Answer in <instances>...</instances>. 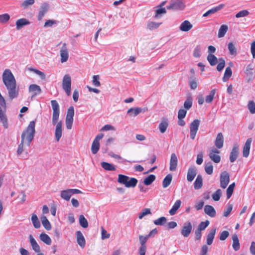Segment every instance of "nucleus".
<instances>
[{
	"label": "nucleus",
	"instance_id": "1",
	"mask_svg": "<svg viewBox=\"0 0 255 255\" xmlns=\"http://www.w3.org/2000/svg\"><path fill=\"white\" fill-rule=\"evenodd\" d=\"M2 79L7 90L9 99L12 100L16 98L19 94V88L17 87L15 78L9 69L4 70Z\"/></svg>",
	"mask_w": 255,
	"mask_h": 255
},
{
	"label": "nucleus",
	"instance_id": "2",
	"mask_svg": "<svg viewBox=\"0 0 255 255\" xmlns=\"http://www.w3.org/2000/svg\"><path fill=\"white\" fill-rule=\"evenodd\" d=\"M35 121H31L27 128L23 131L21 134V139L25 141V143L28 146H30L31 141L34 138L35 133Z\"/></svg>",
	"mask_w": 255,
	"mask_h": 255
},
{
	"label": "nucleus",
	"instance_id": "3",
	"mask_svg": "<svg viewBox=\"0 0 255 255\" xmlns=\"http://www.w3.org/2000/svg\"><path fill=\"white\" fill-rule=\"evenodd\" d=\"M118 182L121 184L125 185L127 188H130L134 187L136 185L138 181L135 178H130L125 175L119 174Z\"/></svg>",
	"mask_w": 255,
	"mask_h": 255
},
{
	"label": "nucleus",
	"instance_id": "4",
	"mask_svg": "<svg viewBox=\"0 0 255 255\" xmlns=\"http://www.w3.org/2000/svg\"><path fill=\"white\" fill-rule=\"evenodd\" d=\"M51 103L53 109L52 123L53 125H55L59 117V105L56 100H52Z\"/></svg>",
	"mask_w": 255,
	"mask_h": 255
},
{
	"label": "nucleus",
	"instance_id": "5",
	"mask_svg": "<svg viewBox=\"0 0 255 255\" xmlns=\"http://www.w3.org/2000/svg\"><path fill=\"white\" fill-rule=\"evenodd\" d=\"M62 88L66 92L67 96L71 94V78L69 75H64L62 80Z\"/></svg>",
	"mask_w": 255,
	"mask_h": 255
},
{
	"label": "nucleus",
	"instance_id": "6",
	"mask_svg": "<svg viewBox=\"0 0 255 255\" xmlns=\"http://www.w3.org/2000/svg\"><path fill=\"white\" fill-rule=\"evenodd\" d=\"M200 121L196 119L194 120L190 125V138L194 140L195 138L197 132L198 130Z\"/></svg>",
	"mask_w": 255,
	"mask_h": 255
},
{
	"label": "nucleus",
	"instance_id": "7",
	"mask_svg": "<svg viewBox=\"0 0 255 255\" xmlns=\"http://www.w3.org/2000/svg\"><path fill=\"white\" fill-rule=\"evenodd\" d=\"M230 182V175L227 171L221 172L220 176V187L223 189L226 188Z\"/></svg>",
	"mask_w": 255,
	"mask_h": 255
},
{
	"label": "nucleus",
	"instance_id": "8",
	"mask_svg": "<svg viewBox=\"0 0 255 255\" xmlns=\"http://www.w3.org/2000/svg\"><path fill=\"white\" fill-rule=\"evenodd\" d=\"M220 151L216 148H213L211 149L209 154L210 158L215 163H218L221 160V157L218 155Z\"/></svg>",
	"mask_w": 255,
	"mask_h": 255
},
{
	"label": "nucleus",
	"instance_id": "9",
	"mask_svg": "<svg viewBox=\"0 0 255 255\" xmlns=\"http://www.w3.org/2000/svg\"><path fill=\"white\" fill-rule=\"evenodd\" d=\"M192 229V226L190 222H186L181 230V234L184 237H188L190 234Z\"/></svg>",
	"mask_w": 255,
	"mask_h": 255
},
{
	"label": "nucleus",
	"instance_id": "10",
	"mask_svg": "<svg viewBox=\"0 0 255 255\" xmlns=\"http://www.w3.org/2000/svg\"><path fill=\"white\" fill-rule=\"evenodd\" d=\"M239 154V146L237 143L234 144L230 155V161L234 162L238 158Z\"/></svg>",
	"mask_w": 255,
	"mask_h": 255
},
{
	"label": "nucleus",
	"instance_id": "11",
	"mask_svg": "<svg viewBox=\"0 0 255 255\" xmlns=\"http://www.w3.org/2000/svg\"><path fill=\"white\" fill-rule=\"evenodd\" d=\"M185 6L183 1H173L169 5L167 6V9L172 10H182Z\"/></svg>",
	"mask_w": 255,
	"mask_h": 255
},
{
	"label": "nucleus",
	"instance_id": "12",
	"mask_svg": "<svg viewBox=\"0 0 255 255\" xmlns=\"http://www.w3.org/2000/svg\"><path fill=\"white\" fill-rule=\"evenodd\" d=\"M28 91L29 93H32L31 99H32L34 97L41 93V89L39 86L36 84H31L29 86Z\"/></svg>",
	"mask_w": 255,
	"mask_h": 255
},
{
	"label": "nucleus",
	"instance_id": "13",
	"mask_svg": "<svg viewBox=\"0 0 255 255\" xmlns=\"http://www.w3.org/2000/svg\"><path fill=\"white\" fill-rule=\"evenodd\" d=\"M165 3L166 1H164L160 4L156 6L155 14L154 16L155 18H158L161 17L162 14H165L166 12L165 8L163 7L165 5Z\"/></svg>",
	"mask_w": 255,
	"mask_h": 255
},
{
	"label": "nucleus",
	"instance_id": "14",
	"mask_svg": "<svg viewBox=\"0 0 255 255\" xmlns=\"http://www.w3.org/2000/svg\"><path fill=\"white\" fill-rule=\"evenodd\" d=\"M49 8V5L46 2H44L41 5L37 16L38 20L40 21L42 20L45 14L48 11Z\"/></svg>",
	"mask_w": 255,
	"mask_h": 255
},
{
	"label": "nucleus",
	"instance_id": "15",
	"mask_svg": "<svg viewBox=\"0 0 255 255\" xmlns=\"http://www.w3.org/2000/svg\"><path fill=\"white\" fill-rule=\"evenodd\" d=\"M61 62L62 63L65 62L67 61L69 54L68 50L65 43L63 44L62 47L60 50Z\"/></svg>",
	"mask_w": 255,
	"mask_h": 255
},
{
	"label": "nucleus",
	"instance_id": "16",
	"mask_svg": "<svg viewBox=\"0 0 255 255\" xmlns=\"http://www.w3.org/2000/svg\"><path fill=\"white\" fill-rule=\"evenodd\" d=\"M55 130V137L57 141H59L62 135V122H57Z\"/></svg>",
	"mask_w": 255,
	"mask_h": 255
},
{
	"label": "nucleus",
	"instance_id": "17",
	"mask_svg": "<svg viewBox=\"0 0 255 255\" xmlns=\"http://www.w3.org/2000/svg\"><path fill=\"white\" fill-rule=\"evenodd\" d=\"M169 122L167 118L164 117L162 119L158 127L159 131L161 133H163L166 131L167 128L169 126Z\"/></svg>",
	"mask_w": 255,
	"mask_h": 255
},
{
	"label": "nucleus",
	"instance_id": "18",
	"mask_svg": "<svg viewBox=\"0 0 255 255\" xmlns=\"http://www.w3.org/2000/svg\"><path fill=\"white\" fill-rule=\"evenodd\" d=\"M252 141V138H249L245 142L243 151V155L245 157H248L249 155Z\"/></svg>",
	"mask_w": 255,
	"mask_h": 255
},
{
	"label": "nucleus",
	"instance_id": "19",
	"mask_svg": "<svg viewBox=\"0 0 255 255\" xmlns=\"http://www.w3.org/2000/svg\"><path fill=\"white\" fill-rule=\"evenodd\" d=\"M192 27V24L189 21L186 20L181 23L179 29L183 32H187L191 30Z\"/></svg>",
	"mask_w": 255,
	"mask_h": 255
},
{
	"label": "nucleus",
	"instance_id": "20",
	"mask_svg": "<svg viewBox=\"0 0 255 255\" xmlns=\"http://www.w3.org/2000/svg\"><path fill=\"white\" fill-rule=\"evenodd\" d=\"M215 145L218 149H221L224 145V136L222 132L218 133L215 141Z\"/></svg>",
	"mask_w": 255,
	"mask_h": 255
},
{
	"label": "nucleus",
	"instance_id": "21",
	"mask_svg": "<svg viewBox=\"0 0 255 255\" xmlns=\"http://www.w3.org/2000/svg\"><path fill=\"white\" fill-rule=\"evenodd\" d=\"M77 242L78 244L82 248H84L86 245V241L84 236L81 231H78L76 233Z\"/></svg>",
	"mask_w": 255,
	"mask_h": 255
},
{
	"label": "nucleus",
	"instance_id": "22",
	"mask_svg": "<svg viewBox=\"0 0 255 255\" xmlns=\"http://www.w3.org/2000/svg\"><path fill=\"white\" fill-rule=\"evenodd\" d=\"M197 175V170L195 167L189 168L187 172V179L189 182H192Z\"/></svg>",
	"mask_w": 255,
	"mask_h": 255
},
{
	"label": "nucleus",
	"instance_id": "23",
	"mask_svg": "<svg viewBox=\"0 0 255 255\" xmlns=\"http://www.w3.org/2000/svg\"><path fill=\"white\" fill-rule=\"evenodd\" d=\"M177 158L175 153H172L170 160L169 169L170 171H173L176 170L177 165Z\"/></svg>",
	"mask_w": 255,
	"mask_h": 255
},
{
	"label": "nucleus",
	"instance_id": "24",
	"mask_svg": "<svg viewBox=\"0 0 255 255\" xmlns=\"http://www.w3.org/2000/svg\"><path fill=\"white\" fill-rule=\"evenodd\" d=\"M204 212L209 216L213 218L216 215V212L214 207L211 205H206L204 207Z\"/></svg>",
	"mask_w": 255,
	"mask_h": 255
},
{
	"label": "nucleus",
	"instance_id": "25",
	"mask_svg": "<svg viewBox=\"0 0 255 255\" xmlns=\"http://www.w3.org/2000/svg\"><path fill=\"white\" fill-rule=\"evenodd\" d=\"M30 23V21L25 18H22L18 19L16 22V28L17 30L20 29L23 26L29 25Z\"/></svg>",
	"mask_w": 255,
	"mask_h": 255
},
{
	"label": "nucleus",
	"instance_id": "26",
	"mask_svg": "<svg viewBox=\"0 0 255 255\" xmlns=\"http://www.w3.org/2000/svg\"><path fill=\"white\" fill-rule=\"evenodd\" d=\"M225 5L224 4H220L218 6H215L210 9L208 10L207 12H206L203 15V17L208 16L209 15L214 14L217 12L218 11L221 10L224 7Z\"/></svg>",
	"mask_w": 255,
	"mask_h": 255
},
{
	"label": "nucleus",
	"instance_id": "27",
	"mask_svg": "<svg viewBox=\"0 0 255 255\" xmlns=\"http://www.w3.org/2000/svg\"><path fill=\"white\" fill-rule=\"evenodd\" d=\"M29 239L33 250L36 253H39L40 252V247L31 235L29 236Z\"/></svg>",
	"mask_w": 255,
	"mask_h": 255
},
{
	"label": "nucleus",
	"instance_id": "28",
	"mask_svg": "<svg viewBox=\"0 0 255 255\" xmlns=\"http://www.w3.org/2000/svg\"><path fill=\"white\" fill-rule=\"evenodd\" d=\"M216 229L215 228H212L210 231L209 233L207 236V244L211 245L213 242L215 236L216 234Z\"/></svg>",
	"mask_w": 255,
	"mask_h": 255
},
{
	"label": "nucleus",
	"instance_id": "29",
	"mask_svg": "<svg viewBox=\"0 0 255 255\" xmlns=\"http://www.w3.org/2000/svg\"><path fill=\"white\" fill-rule=\"evenodd\" d=\"M232 239L233 240L232 247L233 249L235 251H238L240 249V244L239 243V240L238 236L237 234H234L232 235Z\"/></svg>",
	"mask_w": 255,
	"mask_h": 255
},
{
	"label": "nucleus",
	"instance_id": "30",
	"mask_svg": "<svg viewBox=\"0 0 255 255\" xmlns=\"http://www.w3.org/2000/svg\"><path fill=\"white\" fill-rule=\"evenodd\" d=\"M142 112V109L140 108H131L128 110L127 114L131 117H135Z\"/></svg>",
	"mask_w": 255,
	"mask_h": 255
},
{
	"label": "nucleus",
	"instance_id": "31",
	"mask_svg": "<svg viewBox=\"0 0 255 255\" xmlns=\"http://www.w3.org/2000/svg\"><path fill=\"white\" fill-rule=\"evenodd\" d=\"M162 24L161 22H156L152 21H148L146 28L149 30H153L157 29Z\"/></svg>",
	"mask_w": 255,
	"mask_h": 255
},
{
	"label": "nucleus",
	"instance_id": "32",
	"mask_svg": "<svg viewBox=\"0 0 255 255\" xmlns=\"http://www.w3.org/2000/svg\"><path fill=\"white\" fill-rule=\"evenodd\" d=\"M181 204V201L180 200H177L176 201L172 208L169 211L170 215L172 216L176 214L177 210L180 208Z\"/></svg>",
	"mask_w": 255,
	"mask_h": 255
},
{
	"label": "nucleus",
	"instance_id": "33",
	"mask_svg": "<svg viewBox=\"0 0 255 255\" xmlns=\"http://www.w3.org/2000/svg\"><path fill=\"white\" fill-rule=\"evenodd\" d=\"M203 185V179L201 175H198L194 183V188L197 190L200 189Z\"/></svg>",
	"mask_w": 255,
	"mask_h": 255
},
{
	"label": "nucleus",
	"instance_id": "34",
	"mask_svg": "<svg viewBox=\"0 0 255 255\" xmlns=\"http://www.w3.org/2000/svg\"><path fill=\"white\" fill-rule=\"evenodd\" d=\"M40 240L47 245H50L51 244V240L49 236L45 233H41L39 235Z\"/></svg>",
	"mask_w": 255,
	"mask_h": 255
},
{
	"label": "nucleus",
	"instance_id": "35",
	"mask_svg": "<svg viewBox=\"0 0 255 255\" xmlns=\"http://www.w3.org/2000/svg\"><path fill=\"white\" fill-rule=\"evenodd\" d=\"M228 30V27L226 24H223L222 25L219 30L218 33V36L219 38L223 37L225 36L226 32H227Z\"/></svg>",
	"mask_w": 255,
	"mask_h": 255
},
{
	"label": "nucleus",
	"instance_id": "36",
	"mask_svg": "<svg viewBox=\"0 0 255 255\" xmlns=\"http://www.w3.org/2000/svg\"><path fill=\"white\" fill-rule=\"evenodd\" d=\"M60 196L63 199L69 201L72 196L70 189L61 191Z\"/></svg>",
	"mask_w": 255,
	"mask_h": 255
},
{
	"label": "nucleus",
	"instance_id": "37",
	"mask_svg": "<svg viewBox=\"0 0 255 255\" xmlns=\"http://www.w3.org/2000/svg\"><path fill=\"white\" fill-rule=\"evenodd\" d=\"M101 166L107 171H115L116 170V167L113 164L107 162H102Z\"/></svg>",
	"mask_w": 255,
	"mask_h": 255
},
{
	"label": "nucleus",
	"instance_id": "38",
	"mask_svg": "<svg viewBox=\"0 0 255 255\" xmlns=\"http://www.w3.org/2000/svg\"><path fill=\"white\" fill-rule=\"evenodd\" d=\"M41 223L43 226V227L45 228V229L47 230H50L51 229V226L50 224V223L47 219L46 217L45 216H42L41 217Z\"/></svg>",
	"mask_w": 255,
	"mask_h": 255
},
{
	"label": "nucleus",
	"instance_id": "39",
	"mask_svg": "<svg viewBox=\"0 0 255 255\" xmlns=\"http://www.w3.org/2000/svg\"><path fill=\"white\" fill-rule=\"evenodd\" d=\"M31 221L33 226L36 229H38L40 227V223L37 215L35 214H33L31 216Z\"/></svg>",
	"mask_w": 255,
	"mask_h": 255
},
{
	"label": "nucleus",
	"instance_id": "40",
	"mask_svg": "<svg viewBox=\"0 0 255 255\" xmlns=\"http://www.w3.org/2000/svg\"><path fill=\"white\" fill-rule=\"evenodd\" d=\"M232 75V71L230 67H227L226 68L224 77H223V81L226 82Z\"/></svg>",
	"mask_w": 255,
	"mask_h": 255
},
{
	"label": "nucleus",
	"instance_id": "41",
	"mask_svg": "<svg viewBox=\"0 0 255 255\" xmlns=\"http://www.w3.org/2000/svg\"><path fill=\"white\" fill-rule=\"evenodd\" d=\"M172 179L171 174H168L163 179L162 186L163 188L167 187L171 183Z\"/></svg>",
	"mask_w": 255,
	"mask_h": 255
},
{
	"label": "nucleus",
	"instance_id": "42",
	"mask_svg": "<svg viewBox=\"0 0 255 255\" xmlns=\"http://www.w3.org/2000/svg\"><path fill=\"white\" fill-rule=\"evenodd\" d=\"M207 59L211 66L215 65L218 62L217 58L213 54H208Z\"/></svg>",
	"mask_w": 255,
	"mask_h": 255
},
{
	"label": "nucleus",
	"instance_id": "43",
	"mask_svg": "<svg viewBox=\"0 0 255 255\" xmlns=\"http://www.w3.org/2000/svg\"><path fill=\"white\" fill-rule=\"evenodd\" d=\"M156 179V177L153 174H150L146 177L143 181V183L145 185H150Z\"/></svg>",
	"mask_w": 255,
	"mask_h": 255
},
{
	"label": "nucleus",
	"instance_id": "44",
	"mask_svg": "<svg viewBox=\"0 0 255 255\" xmlns=\"http://www.w3.org/2000/svg\"><path fill=\"white\" fill-rule=\"evenodd\" d=\"M228 48L229 51V53L232 55H236L237 48L235 44L233 42H229L228 45Z\"/></svg>",
	"mask_w": 255,
	"mask_h": 255
},
{
	"label": "nucleus",
	"instance_id": "45",
	"mask_svg": "<svg viewBox=\"0 0 255 255\" xmlns=\"http://www.w3.org/2000/svg\"><path fill=\"white\" fill-rule=\"evenodd\" d=\"M235 185H236L235 183L234 182V183H232L231 184H230L229 185V186L228 187V188L227 189L226 193H227V199H229L231 198V197L232 196L233 191H234V189L235 187Z\"/></svg>",
	"mask_w": 255,
	"mask_h": 255
},
{
	"label": "nucleus",
	"instance_id": "46",
	"mask_svg": "<svg viewBox=\"0 0 255 255\" xmlns=\"http://www.w3.org/2000/svg\"><path fill=\"white\" fill-rule=\"evenodd\" d=\"M216 93L215 89H213L210 91V93L209 95L207 96L205 98V102L207 103H211L213 101L214 96Z\"/></svg>",
	"mask_w": 255,
	"mask_h": 255
},
{
	"label": "nucleus",
	"instance_id": "47",
	"mask_svg": "<svg viewBox=\"0 0 255 255\" xmlns=\"http://www.w3.org/2000/svg\"><path fill=\"white\" fill-rule=\"evenodd\" d=\"M100 148V143L99 141H93L91 151L93 154H96L99 151Z\"/></svg>",
	"mask_w": 255,
	"mask_h": 255
},
{
	"label": "nucleus",
	"instance_id": "48",
	"mask_svg": "<svg viewBox=\"0 0 255 255\" xmlns=\"http://www.w3.org/2000/svg\"><path fill=\"white\" fill-rule=\"evenodd\" d=\"M79 223L84 228H86L88 227V221L83 215H81L79 216Z\"/></svg>",
	"mask_w": 255,
	"mask_h": 255
},
{
	"label": "nucleus",
	"instance_id": "49",
	"mask_svg": "<svg viewBox=\"0 0 255 255\" xmlns=\"http://www.w3.org/2000/svg\"><path fill=\"white\" fill-rule=\"evenodd\" d=\"M167 219L164 217H161L154 221V224L158 226H162L166 223Z\"/></svg>",
	"mask_w": 255,
	"mask_h": 255
},
{
	"label": "nucleus",
	"instance_id": "50",
	"mask_svg": "<svg viewBox=\"0 0 255 255\" xmlns=\"http://www.w3.org/2000/svg\"><path fill=\"white\" fill-rule=\"evenodd\" d=\"M192 106V98L191 97H188L184 103V107L186 110L190 109Z\"/></svg>",
	"mask_w": 255,
	"mask_h": 255
},
{
	"label": "nucleus",
	"instance_id": "51",
	"mask_svg": "<svg viewBox=\"0 0 255 255\" xmlns=\"http://www.w3.org/2000/svg\"><path fill=\"white\" fill-rule=\"evenodd\" d=\"M210 222L208 220H206L205 222H201L197 227V229L200 231H204L208 226Z\"/></svg>",
	"mask_w": 255,
	"mask_h": 255
},
{
	"label": "nucleus",
	"instance_id": "52",
	"mask_svg": "<svg viewBox=\"0 0 255 255\" xmlns=\"http://www.w3.org/2000/svg\"><path fill=\"white\" fill-rule=\"evenodd\" d=\"M226 209L224 211L223 216L225 217H227L231 213L233 209V205L228 203L226 206Z\"/></svg>",
	"mask_w": 255,
	"mask_h": 255
},
{
	"label": "nucleus",
	"instance_id": "53",
	"mask_svg": "<svg viewBox=\"0 0 255 255\" xmlns=\"http://www.w3.org/2000/svg\"><path fill=\"white\" fill-rule=\"evenodd\" d=\"M222 195V191L221 189H218L213 194L212 198L215 201H218L220 200Z\"/></svg>",
	"mask_w": 255,
	"mask_h": 255
},
{
	"label": "nucleus",
	"instance_id": "54",
	"mask_svg": "<svg viewBox=\"0 0 255 255\" xmlns=\"http://www.w3.org/2000/svg\"><path fill=\"white\" fill-rule=\"evenodd\" d=\"M149 238L145 236L139 235V241L140 245V246H146V243Z\"/></svg>",
	"mask_w": 255,
	"mask_h": 255
},
{
	"label": "nucleus",
	"instance_id": "55",
	"mask_svg": "<svg viewBox=\"0 0 255 255\" xmlns=\"http://www.w3.org/2000/svg\"><path fill=\"white\" fill-rule=\"evenodd\" d=\"M219 63L217 65V70L218 71H221L225 66V61L223 58H219Z\"/></svg>",
	"mask_w": 255,
	"mask_h": 255
},
{
	"label": "nucleus",
	"instance_id": "56",
	"mask_svg": "<svg viewBox=\"0 0 255 255\" xmlns=\"http://www.w3.org/2000/svg\"><path fill=\"white\" fill-rule=\"evenodd\" d=\"M74 116V109L73 106L70 107L68 110L66 118L73 119Z\"/></svg>",
	"mask_w": 255,
	"mask_h": 255
},
{
	"label": "nucleus",
	"instance_id": "57",
	"mask_svg": "<svg viewBox=\"0 0 255 255\" xmlns=\"http://www.w3.org/2000/svg\"><path fill=\"white\" fill-rule=\"evenodd\" d=\"M28 70L34 72L35 73L40 76L42 79H44L45 78V75L44 73L37 69L30 67L28 68Z\"/></svg>",
	"mask_w": 255,
	"mask_h": 255
},
{
	"label": "nucleus",
	"instance_id": "58",
	"mask_svg": "<svg viewBox=\"0 0 255 255\" xmlns=\"http://www.w3.org/2000/svg\"><path fill=\"white\" fill-rule=\"evenodd\" d=\"M10 18L8 14L4 13L0 15V23H5Z\"/></svg>",
	"mask_w": 255,
	"mask_h": 255
},
{
	"label": "nucleus",
	"instance_id": "59",
	"mask_svg": "<svg viewBox=\"0 0 255 255\" xmlns=\"http://www.w3.org/2000/svg\"><path fill=\"white\" fill-rule=\"evenodd\" d=\"M248 108L251 114L255 113V103L253 101L249 102Z\"/></svg>",
	"mask_w": 255,
	"mask_h": 255
},
{
	"label": "nucleus",
	"instance_id": "60",
	"mask_svg": "<svg viewBox=\"0 0 255 255\" xmlns=\"http://www.w3.org/2000/svg\"><path fill=\"white\" fill-rule=\"evenodd\" d=\"M213 166L211 163H207L205 167V172L209 175H211L213 173Z\"/></svg>",
	"mask_w": 255,
	"mask_h": 255
},
{
	"label": "nucleus",
	"instance_id": "61",
	"mask_svg": "<svg viewBox=\"0 0 255 255\" xmlns=\"http://www.w3.org/2000/svg\"><path fill=\"white\" fill-rule=\"evenodd\" d=\"M249 14V12L247 10H242L238 12L235 16L236 18H240L247 16Z\"/></svg>",
	"mask_w": 255,
	"mask_h": 255
},
{
	"label": "nucleus",
	"instance_id": "62",
	"mask_svg": "<svg viewBox=\"0 0 255 255\" xmlns=\"http://www.w3.org/2000/svg\"><path fill=\"white\" fill-rule=\"evenodd\" d=\"M201 46L197 45L193 51V56L196 58H198L201 56Z\"/></svg>",
	"mask_w": 255,
	"mask_h": 255
},
{
	"label": "nucleus",
	"instance_id": "63",
	"mask_svg": "<svg viewBox=\"0 0 255 255\" xmlns=\"http://www.w3.org/2000/svg\"><path fill=\"white\" fill-rule=\"evenodd\" d=\"M151 214V213L150 211V209L149 208H145L144 209L142 210V211L139 214L138 218L139 219H141L144 216Z\"/></svg>",
	"mask_w": 255,
	"mask_h": 255
},
{
	"label": "nucleus",
	"instance_id": "64",
	"mask_svg": "<svg viewBox=\"0 0 255 255\" xmlns=\"http://www.w3.org/2000/svg\"><path fill=\"white\" fill-rule=\"evenodd\" d=\"M99 79H100L99 75H97L93 76V80H92L93 84L96 87L100 86L101 85V83L99 81Z\"/></svg>",
	"mask_w": 255,
	"mask_h": 255
}]
</instances>
